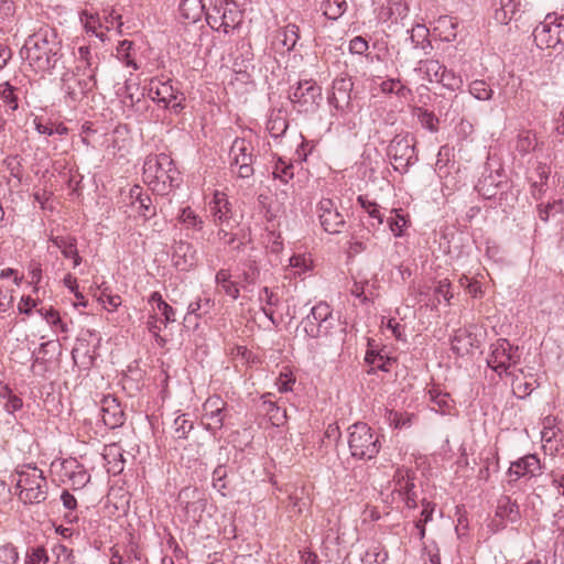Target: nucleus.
<instances>
[{"label": "nucleus", "instance_id": "nucleus-1", "mask_svg": "<svg viewBox=\"0 0 564 564\" xmlns=\"http://www.w3.org/2000/svg\"><path fill=\"white\" fill-rule=\"evenodd\" d=\"M142 178L153 193L166 195L178 186L180 171L170 155L149 154L143 163Z\"/></svg>", "mask_w": 564, "mask_h": 564}, {"label": "nucleus", "instance_id": "nucleus-2", "mask_svg": "<svg viewBox=\"0 0 564 564\" xmlns=\"http://www.w3.org/2000/svg\"><path fill=\"white\" fill-rule=\"evenodd\" d=\"M18 498L28 505H37L47 498L48 485L42 469L23 465L15 471Z\"/></svg>", "mask_w": 564, "mask_h": 564}, {"label": "nucleus", "instance_id": "nucleus-3", "mask_svg": "<svg viewBox=\"0 0 564 564\" xmlns=\"http://www.w3.org/2000/svg\"><path fill=\"white\" fill-rule=\"evenodd\" d=\"M96 70L97 66L94 65L90 48L88 46H80L75 68L69 73L78 79V87L67 86L70 100L80 99L96 87Z\"/></svg>", "mask_w": 564, "mask_h": 564}, {"label": "nucleus", "instance_id": "nucleus-4", "mask_svg": "<svg viewBox=\"0 0 564 564\" xmlns=\"http://www.w3.org/2000/svg\"><path fill=\"white\" fill-rule=\"evenodd\" d=\"M348 446L352 457L372 459L378 455L381 443L368 424L358 422L349 427Z\"/></svg>", "mask_w": 564, "mask_h": 564}, {"label": "nucleus", "instance_id": "nucleus-5", "mask_svg": "<svg viewBox=\"0 0 564 564\" xmlns=\"http://www.w3.org/2000/svg\"><path fill=\"white\" fill-rule=\"evenodd\" d=\"M206 21L216 32L228 35L241 24L242 13L236 2L218 0L213 8L206 12Z\"/></svg>", "mask_w": 564, "mask_h": 564}, {"label": "nucleus", "instance_id": "nucleus-6", "mask_svg": "<svg viewBox=\"0 0 564 564\" xmlns=\"http://www.w3.org/2000/svg\"><path fill=\"white\" fill-rule=\"evenodd\" d=\"M57 44L51 43L47 39V32L37 33L30 36L25 44L24 50L26 59L31 65H34L41 70L54 67L57 54Z\"/></svg>", "mask_w": 564, "mask_h": 564}, {"label": "nucleus", "instance_id": "nucleus-7", "mask_svg": "<svg viewBox=\"0 0 564 564\" xmlns=\"http://www.w3.org/2000/svg\"><path fill=\"white\" fill-rule=\"evenodd\" d=\"M336 319L330 306L319 302L312 307L311 313L301 322L304 333L311 338L328 336L335 327Z\"/></svg>", "mask_w": 564, "mask_h": 564}, {"label": "nucleus", "instance_id": "nucleus-8", "mask_svg": "<svg viewBox=\"0 0 564 564\" xmlns=\"http://www.w3.org/2000/svg\"><path fill=\"white\" fill-rule=\"evenodd\" d=\"M388 156L392 166L400 173L408 172L409 167L417 161L415 154V138L410 133L397 134L388 147Z\"/></svg>", "mask_w": 564, "mask_h": 564}, {"label": "nucleus", "instance_id": "nucleus-9", "mask_svg": "<svg viewBox=\"0 0 564 564\" xmlns=\"http://www.w3.org/2000/svg\"><path fill=\"white\" fill-rule=\"evenodd\" d=\"M533 39L540 48H555L564 44V15L547 14L533 30Z\"/></svg>", "mask_w": 564, "mask_h": 564}, {"label": "nucleus", "instance_id": "nucleus-10", "mask_svg": "<svg viewBox=\"0 0 564 564\" xmlns=\"http://www.w3.org/2000/svg\"><path fill=\"white\" fill-rule=\"evenodd\" d=\"M289 99L299 112H314L322 100V88L314 80H300L291 88Z\"/></svg>", "mask_w": 564, "mask_h": 564}, {"label": "nucleus", "instance_id": "nucleus-11", "mask_svg": "<svg viewBox=\"0 0 564 564\" xmlns=\"http://www.w3.org/2000/svg\"><path fill=\"white\" fill-rule=\"evenodd\" d=\"M520 360L519 348L510 344L508 339L499 338L490 346V352L487 357V365L499 376L508 373L510 367L517 365Z\"/></svg>", "mask_w": 564, "mask_h": 564}, {"label": "nucleus", "instance_id": "nucleus-12", "mask_svg": "<svg viewBox=\"0 0 564 564\" xmlns=\"http://www.w3.org/2000/svg\"><path fill=\"white\" fill-rule=\"evenodd\" d=\"M145 89L148 96L153 101L162 104L164 108H170L175 113L183 109L182 100L178 99V90L173 87L171 79L151 78Z\"/></svg>", "mask_w": 564, "mask_h": 564}, {"label": "nucleus", "instance_id": "nucleus-13", "mask_svg": "<svg viewBox=\"0 0 564 564\" xmlns=\"http://www.w3.org/2000/svg\"><path fill=\"white\" fill-rule=\"evenodd\" d=\"M230 165L237 166V175L241 178H249L253 175V147L250 141L237 138L229 151Z\"/></svg>", "mask_w": 564, "mask_h": 564}, {"label": "nucleus", "instance_id": "nucleus-14", "mask_svg": "<svg viewBox=\"0 0 564 564\" xmlns=\"http://www.w3.org/2000/svg\"><path fill=\"white\" fill-rule=\"evenodd\" d=\"M227 415V403L219 395H212L204 402L202 423L210 433L223 429Z\"/></svg>", "mask_w": 564, "mask_h": 564}, {"label": "nucleus", "instance_id": "nucleus-15", "mask_svg": "<svg viewBox=\"0 0 564 564\" xmlns=\"http://www.w3.org/2000/svg\"><path fill=\"white\" fill-rule=\"evenodd\" d=\"M317 214L321 226L326 232L335 235L343 231L346 221L333 199L322 198L317 205Z\"/></svg>", "mask_w": 564, "mask_h": 564}, {"label": "nucleus", "instance_id": "nucleus-16", "mask_svg": "<svg viewBox=\"0 0 564 564\" xmlns=\"http://www.w3.org/2000/svg\"><path fill=\"white\" fill-rule=\"evenodd\" d=\"M520 519L519 506L508 496L498 499L495 519L491 521L492 531L497 532L506 528L507 523H514Z\"/></svg>", "mask_w": 564, "mask_h": 564}, {"label": "nucleus", "instance_id": "nucleus-17", "mask_svg": "<svg viewBox=\"0 0 564 564\" xmlns=\"http://www.w3.org/2000/svg\"><path fill=\"white\" fill-rule=\"evenodd\" d=\"M209 212L216 226H229L234 212L227 195L215 191L213 199L209 202Z\"/></svg>", "mask_w": 564, "mask_h": 564}, {"label": "nucleus", "instance_id": "nucleus-18", "mask_svg": "<svg viewBox=\"0 0 564 564\" xmlns=\"http://www.w3.org/2000/svg\"><path fill=\"white\" fill-rule=\"evenodd\" d=\"M541 473V463L536 455L529 454L511 463L508 475L512 481L521 477H535Z\"/></svg>", "mask_w": 564, "mask_h": 564}, {"label": "nucleus", "instance_id": "nucleus-19", "mask_svg": "<svg viewBox=\"0 0 564 564\" xmlns=\"http://www.w3.org/2000/svg\"><path fill=\"white\" fill-rule=\"evenodd\" d=\"M62 480H69L73 489H80L90 480V475L76 459H64L61 463Z\"/></svg>", "mask_w": 564, "mask_h": 564}, {"label": "nucleus", "instance_id": "nucleus-20", "mask_svg": "<svg viewBox=\"0 0 564 564\" xmlns=\"http://www.w3.org/2000/svg\"><path fill=\"white\" fill-rule=\"evenodd\" d=\"M352 83L349 78H337L333 83L328 102L338 111H346L351 105L350 91Z\"/></svg>", "mask_w": 564, "mask_h": 564}, {"label": "nucleus", "instance_id": "nucleus-21", "mask_svg": "<svg viewBox=\"0 0 564 564\" xmlns=\"http://www.w3.org/2000/svg\"><path fill=\"white\" fill-rule=\"evenodd\" d=\"M101 403V417L109 429H117L124 423V412L117 398L112 395H106L100 401Z\"/></svg>", "mask_w": 564, "mask_h": 564}, {"label": "nucleus", "instance_id": "nucleus-22", "mask_svg": "<svg viewBox=\"0 0 564 564\" xmlns=\"http://www.w3.org/2000/svg\"><path fill=\"white\" fill-rule=\"evenodd\" d=\"M172 261L180 271H188L197 263L196 249L192 243L181 240L174 246Z\"/></svg>", "mask_w": 564, "mask_h": 564}, {"label": "nucleus", "instance_id": "nucleus-23", "mask_svg": "<svg viewBox=\"0 0 564 564\" xmlns=\"http://www.w3.org/2000/svg\"><path fill=\"white\" fill-rule=\"evenodd\" d=\"M178 501L186 513L203 512L207 505L205 494L197 487H185L178 494Z\"/></svg>", "mask_w": 564, "mask_h": 564}, {"label": "nucleus", "instance_id": "nucleus-24", "mask_svg": "<svg viewBox=\"0 0 564 564\" xmlns=\"http://www.w3.org/2000/svg\"><path fill=\"white\" fill-rule=\"evenodd\" d=\"M300 40V29L296 24H288L284 28L276 30L272 46L276 51H292L297 41Z\"/></svg>", "mask_w": 564, "mask_h": 564}, {"label": "nucleus", "instance_id": "nucleus-25", "mask_svg": "<svg viewBox=\"0 0 564 564\" xmlns=\"http://www.w3.org/2000/svg\"><path fill=\"white\" fill-rule=\"evenodd\" d=\"M512 392L519 399H524L538 387V380L532 373H524L522 369L512 372Z\"/></svg>", "mask_w": 564, "mask_h": 564}, {"label": "nucleus", "instance_id": "nucleus-26", "mask_svg": "<svg viewBox=\"0 0 564 564\" xmlns=\"http://www.w3.org/2000/svg\"><path fill=\"white\" fill-rule=\"evenodd\" d=\"M409 13V6L405 0H386L379 11L378 19L382 22L404 19Z\"/></svg>", "mask_w": 564, "mask_h": 564}, {"label": "nucleus", "instance_id": "nucleus-27", "mask_svg": "<svg viewBox=\"0 0 564 564\" xmlns=\"http://www.w3.org/2000/svg\"><path fill=\"white\" fill-rule=\"evenodd\" d=\"M432 409L441 414H452L455 410V402L451 394L442 391L437 387H432L427 391Z\"/></svg>", "mask_w": 564, "mask_h": 564}, {"label": "nucleus", "instance_id": "nucleus-28", "mask_svg": "<svg viewBox=\"0 0 564 564\" xmlns=\"http://www.w3.org/2000/svg\"><path fill=\"white\" fill-rule=\"evenodd\" d=\"M501 185V175L499 173L489 172L478 180L475 188L484 198L491 199L496 197Z\"/></svg>", "mask_w": 564, "mask_h": 564}, {"label": "nucleus", "instance_id": "nucleus-29", "mask_svg": "<svg viewBox=\"0 0 564 564\" xmlns=\"http://www.w3.org/2000/svg\"><path fill=\"white\" fill-rule=\"evenodd\" d=\"M215 282L217 291L225 293L232 300H237L240 295L239 282L232 280L230 270L220 269L216 272Z\"/></svg>", "mask_w": 564, "mask_h": 564}, {"label": "nucleus", "instance_id": "nucleus-30", "mask_svg": "<svg viewBox=\"0 0 564 564\" xmlns=\"http://www.w3.org/2000/svg\"><path fill=\"white\" fill-rule=\"evenodd\" d=\"M202 0H182L178 7L181 17L189 23L197 22L204 13Z\"/></svg>", "mask_w": 564, "mask_h": 564}, {"label": "nucleus", "instance_id": "nucleus-31", "mask_svg": "<svg viewBox=\"0 0 564 564\" xmlns=\"http://www.w3.org/2000/svg\"><path fill=\"white\" fill-rule=\"evenodd\" d=\"M494 6V19L497 23L502 25L508 24L517 11V4L514 0H496Z\"/></svg>", "mask_w": 564, "mask_h": 564}, {"label": "nucleus", "instance_id": "nucleus-32", "mask_svg": "<svg viewBox=\"0 0 564 564\" xmlns=\"http://www.w3.org/2000/svg\"><path fill=\"white\" fill-rule=\"evenodd\" d=\"M176 219L187 230L200 231L204 228L203 218L189 206L181 208Z\"/></svg>", "mask_w": 564, "mask_h": 564}, {"label": "nucleus", "instance_id": "nucleus-33", "mask_svg": "<svg viewBox=\"0 0 564 564\" xmlns=\"http://www.w3.org/2000/svg\"><path fill=\"white\" fill-rule=\"evenodd\" d=\"M286 113L283 110L272 111L267 122V130L273 138L282 137L288 130Z\"/></svg>", "mask_w": 564, "mask_h": 564}, {"label": "nucleus", "instance_id": "nucleus-34", "mask_svg": "<svg viewBox=\"0 0 564 564\" xmlns=\"http://www.w3.org/2000/svg\"><path fill=\"white\" fill-rule=\"evenodd\" d=\"M458 22L455 18L442 15L436 21L435 31L438 32L442 40L446 42L454 41L457 35Z\"/></svg>", "mask_w": 564, "mask_h": 564}, {"label": "nucleus", "instance_id": "nucleus-35", "mask_svg": "<svg viewBox=\"0 0 564 564\" xmlns=\"http://www.w3.org/2000/svg\"><path fill=\"white\" fill-rule=\"evenodd\" d=\"M0 400L6 412L13 414L23 408L22 399L17 395L8 386L0 388Z\"/></svg>", "mask_w": 564, "mask_h": 564}, {"label": "nucleus", "instance_id": "nucleus-36", "mask_svg": "<svg viewBox=\"0 0 564 564\" xmlns=\"http://www.w3.org/2000/svg\"><path fill=\"white\" fill-rule=\"evenodd\" d=\"M18 89L4 83L0 85V101L3 104L7 113L14 112L19 108Z\"/></svg>", "mask_w": 564, "mask_h": 564}, {"label": "nucleus", "instance_id": "nucleus-37", "mask_svg": "<svg viewBox=\"0 0 564 564\" xmlns=\"http://www.w3.org/2000/svg\"><path fill=\"white\" fill-rule=\"evenodd\" d=\"M443 67L444 65H442L438 61L431 58L421 61L416 70H419L423 75V78L427 82L438 83L441 77L440 73H442Z\"/></svg>", "mask_w": 564, "mask_h": 564}, {"label": "nucleus", "instance_id": "nucleus-38", "mask_svg": "<svg viewBox=\"0 0 564 564\" xmlns=\"http://www.w3.org/2000/svg\"><path fill=\"white\" fill-rule=\"evenodd\" d=\"M536 147L535 133L531 130H520L516 141V150L525 155L533 151Z\"/></svg>", "mask_w": 564, "mask_h": 564}, {"label": "nucleus", "instance_id": "nucleus-39", "mask_svg": "<svg viewBox=\"0 0 564 564\" xmlns=\"http://www.w3.org/2000/svg\"><path fill=\"white\" fill-rule=\"evenodd\" d=\"M312 267L313 260L310 254H294L290 258L289 269L294 276H301L307 271H311Z\"/></svg>", "mask_w": 564, "mask_h": 564}, {"label": "nucleus", "instance_id": "nucleus-40", "mask_svg": "<svg viewBox=\"0 0 564 564\" xmlns=\"http://www.w3.org/2000/svg\"><path fill=\"white\" fill-rule=\"evenodd\" d=\"M36 312L54 328L55 332L67 333L68 327L62 321L58 311L53 307H40Z\"/></svg>", "mask_w": 564, "mask_h": 564}, {"label": "nucleus", "instance_id": "nucleus-41", "mask_svg": "<svg viewBox=\"0 0 564 564\" xmlns=\"http://www.w3.org/2000/svg\"><path fill=\"white\" fill-rule=\"evenodd\" d=\"M346 0H323L322 10L324 15L329 20L339 19L347 10Z\"/></svg>", "mask_w": 564, "mask_h": 564}, {"label": "nucleus", "instance_id": "nucleus-42", "mask_svg": "<svg viewBox=\"0 0 564 564\" xmlns=\"http://www.w3.org/2000/svg\"><path fill=\"white\" fill-rule=\"evenodd\" d=\"M50 241L61 250L65 258H69L77 249V239L74 236H54Z\"/></svg>", "mask_w": 564, "mask_h": 564}, {"label": "nucleus", "instance_id": "nucleus-43", "mask_svg": "<svg viewBox=\"0 0 564 564\" xmlns=\"http://www.w3.org/2000/svg\"><path fill=\"white\" fill-rule=\"evenodd\" d=\"M469 93L478 100L487 101L492 98L494 90L484 79H475L469 84Z\"/></svg>", "mask_w": 564, "mask_h": 564}, {"label": "nucleus", "instance_id": "nucleus-44", "mask_svg": "<svg viewBox=\"0 0 564 564\" xmlns=\"http://www.w3.org/2000/svg\"><path fill=\"white\" fill-rule=\"evenodd\" d=\"M272 175L274 178L286 184L294 177V166L291 162H286L282 158H279L274 164Z\"/></svg>", "mask_w": 564, "mask_h": 564}, {"label": "nucleus", "instance_id": "nucleus-45", "mask_svg": "<svg viewBox=\"0 0 564 564\" xmlns=\"http://www.w3.org/2000/svg\"><path fill=\"white\" fill-rule=\"evenodd\" d=\"M393 494L401 495L402 492L414 488L413 479L410 476V471L406 469L398 468L393 476Z\"/></svg>", "mask_w": 564, "mask_h": 564}, {"label": "nucleus", "instance_id": "nucleus-46", "mask_svg": "<svg viewBox=\"0 0 564 564\" xmlns=\"http://www.w3.org/2000/svg\"><path fill=\"white\" fill-rule=\"evenodd\" d=\"M194 424L185 414L178 415L173 422V437L175 440H185L193 430Z\"/></svg>", "mask_w": 564, "mask_h": 564}, {"label": "nucleus", "instance_id": "nucleus-47", "mask_svg": "<svg viewBox=\"0 0 564 564\" xmlns=\"http://www.w3.org/2000/svg\"><path fill=\"white\" fill-rule=\"evenodd\" d=\"M215 302L210 297H199L196 301L189 303L187 307V313L193 314L196 317L200 318L202 316L208 314L210 310L214 307Z\"/></svg>", "mask_w": 564, "mask_h": 564}, {"label": "nucleus", "instance_id": "nucleus-48", "mask_svg": "<svg viewBox=\"0 0 564 564\" xmlns=\"http://www.w3.org/2000/svg\"><path fill=\"white\" fill-rule=\"evenodd\" d=\"M213 487L223 496L228 495L227 468L219 465L213 471Z\"/></svg>", "mask_w": 564, "mask_h": 564}, {"label": "nucleus", "instance_id": "nucleus-49", "mask_svg": "<svg viewBox=\"0 0 564 564\" xmlns=\"http://www.w3.org/2000/svg\"><path fill=\"white\" fill-rule=\"evenodd\" d=\"M415 115L422 127L435 132L438 129V118L432 112L423 108H416Z\"/></svg>", "mask_w": 564, "mask_h": 564}, {"label": "nucleus", "instance_id": "nucleus-50", "mask_svg": "<svg viewBox=\"0 0 564 564\" xmlns=\"http://www.w3.org/2000/svg\"><path fill=\"white\" fill-rule=\"evenodd\" d=\"M98 301L110 312L117 310L122 303L121 297L118 294H112L109 288L100 289Z\"/></svg>", "mask_w": 564, "mask_h": 564}, {"label": "nucleus", "instance_id": "nucleus-51", "mask_svg": "<svg viewBox=\"0 0 564 564\" xmlns=\"http://www.w3.org/2000/svg\"><path fill=\"white\" fill-rule=\"evenodd\" d=\"M440 74L441 77L437 84H442L444 87L451 90L458 89L463 84L462 77L457 76L453 70L447 69L445 66Z\"/></svg>", "mask_w": 564, "mask_h": 564}, {"label": "nucleus", "instance_id": "nucleus-52", "mask_svg": "<svg viewBox=\"0 0 564 564\" xmlns=\"http://www.w3.org/2000/svg\"><path fill=\"white\" fill-rule=\"evenodd\" d=\"M19 552L12 543H0V564H18Z\"/></svg>", "mask_w": 564, "mask_h": 564}, {"label": "nucleus", "instance_id": "nucleus-53", "mask_svg": "<svg viewBox=\"0 0 564 564\" xmlns=\"http://www.w3.org/2000/svg\"><path fill=\"white\" fill-rule=\"evenodd\" d=\"M365 360L370 365L371 370L379 369L382 371H389L392 364L390 358H386L373 351L367 352Z\"/></svg>", "mask_w": 564, "mask_h": 564}, {"label": "nucleus", "instance_id": "nucleus-54", "mask_svg": "<svg viewBox=\"0 0 564 564\" xmlns=\"http://www.w3.org/2000/svg\"><path fill=\"white\" fill-rule=\"evenodd\" d=\"M133 207L137 209L138 214L145 219H149L156 214L155 206L152 204V199L148 194L138 199L137 205Z\"/></svg>", "mask_w": 564, "mask_h": 564}, {"label": "nucleus", "instance_id": "nucleus-55", "mask_svg": "<svg viewBox=\"0 0 564 564\" xmlns=\"http://www.w3.org/2000/svg\"><path fill=\"white\" fill-rule=\"evenodd\" d=\"M141 557L138 553V551L131 546L129 550L126 551L124 555L119 554L118 551H113L110 564H133L134 561H140Z\"/></svg>", "mask_w": 564, "mask_h": 564}, {"label": "nucleus", "instance_id": "nucleus-56", "mask_svg": "<svg viewBox=\"0 0 564 564\" xmlns=\"http://www.w3.org/2000/svg\"><path fill=\"white\" fill-rule=\"evenodd\" d=\"M47 551L43 546H36L28 551L24 564H47Z\"/></svg>", "mask_w": 564, "mask_h": 564}, {"label": "nucleus", "instance_id": "nucleus-57", "mask_svg": "<svg viewBox=\"0 0 564 564\" xmlns=\"http://www.w3.org/2000/svg\"><path fill=\"white\" fill-rule=\"evenodd\" d=\"M357 200L371 218L378 220L379 225L383 223V215L381 214L379 205L377 203L368 200L362 195H359Z\"/></svg>", "mask_w": 564, "mask_h": 564}, {"label": "nucleus", "instance_id": "nucleus-58", "mask_svg": "<svg viewBox=\"0 0 564 564\" xmlns=\"http://www.w3.org/2000/svg\"><path fill=\"white\" fill-rule=\"evenodd\" d=\"M392 212L395 213V217L388 219L389 228L395 237H401L403 229L408 225V219L404 215L400 214L398 209H393Z\"/></svg>", "mask_w": 564, "mask_h": 564}, {"label": "nucleus", "instance_id": "nucleus-59", "mask_svg": "<svg viewBox=\"0 0 564 564\" xmlns=\"http://www.w3.org/2000/svg\"><path fill=\"white\" fill-rule=\"evenodd\" d=\"M80 21L84 24V28L86 29L87 32H91L97 37L102 39V33L97 32V28L102 26V24L99 22V19L97 17H95L94 14H91L87 11H83L80 13Z\"/></svg>", "mask_w": 564, "mask_h": 564}, {"label": "nucleus", "instance_id": "nucleus-60", "mask_svg": "<svg viewBox=\"0 0 564 564\" xmlns=\"http://www.w3.org/2000/svg\"><path fill=\"white\" fill-rule=\"evenodd\" d=\"M61 500L66 510H68V513L65 514V518L68 519V521H73L76 516L73 514V512L77 508V500L74 495H72L68 490H63L61 495Z\"/></svg>", "mask_w": 564, "mask_h": 564}, {"label": "nucleus", "instance_id": "nucleus-61", "mask_svg": "<svg viewBox=\"0 0 564 564\" xmlns=\"http://www.w3.org/2000/svg\"><path fill=\"white\" fill-rule=\"evenodd\" d=\"M449 289L451 282L447 279L438 281L437 285L434 289V295L438 303L441 302V299L449 303L451 299L453 297L452 293L449 292Z\"/></svg>", "mask_w": 564, "mask_h": 564}, {"label": "nucleus", "instance_id": "nucleus-62", "mask_svg": "<svg viewBox=\"0 0 564 564\" xmlns=\"http://www.w3.org/2000/svg\"><path fill=\"white\" fill-rule=\"evenodd\" d=\"M295 383V377L292 372H282L276 379V387L280 392L292 391L293 384Z\"/></svg>", "mask_w": 564, "mask_h": 564}, {"label": "nucleus", "instance_id": "nucleus-63", "mask_svg": "<svg viewBox=\"0 0 564 564\" xmlns=\"http://www.w3.org/2000/svg\"><path fill=\"white\" fill-rule=\"evenodd\" d=\"M259 275V271L257 267L250 264L243 272L239 275V284L245 288L246 285L253 284Z\"/></svg>", "mask_w": 564, "mask_h": 564}, {"label": "nucleus", "instance_id": "nucleus-64", "mask_svg": "<svg viewBox=\"0 0 564 564\" xmlns=\"http://www.w3.org/2000/svg\"><path fill=\"white\" fill-rule=\"evenodd\" d=\"M104 19L105 22L102 25H105L106 30L109 31L116 29L119 33H121L123 23L121 21L120 14H115V11L112 10L108 15H105Z\"/></svg>", "mask_w": 564, "mask_h": 564}]
</instances>
